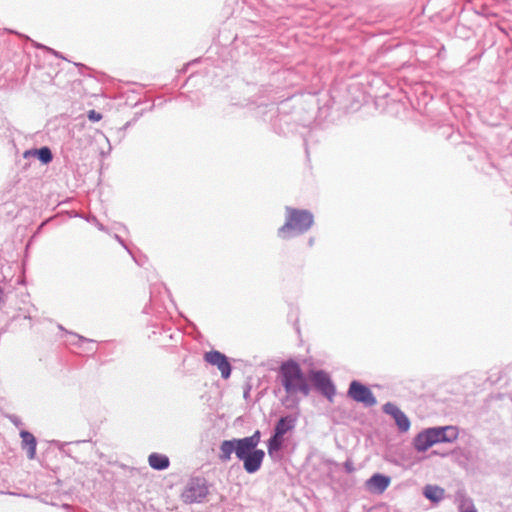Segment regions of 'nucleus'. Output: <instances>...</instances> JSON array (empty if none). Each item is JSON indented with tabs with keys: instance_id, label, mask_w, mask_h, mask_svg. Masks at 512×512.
<instances>
[{
	"instance_id": "nucleus-1",
	"label": "nucleus",
	"mask_w": 512,
	"mask_h": 512,
	"mask_svg": "<svg viewBox=\"0 0 512 512\" xmlns=\"http://www.w3.org/2000/svg\"><path fill=\"white\" fill-rule=\"evenodd\" d=\"M261 432L254 431L251 436L236 438V458L242 461L243 468L248 474L258 472L263 464L265 452L258 448Z\"/></svg>"
},
{
	"instance_id": "nucleus-2",
	"label": "nucleus",
	"mask_w": 512,
	"mask_h": 512,
	"mask_svg": "<svg viewBox=\"0 0 512 512\" xmlns=\"http://www.w3.org/2000/svg\"><path fill=\"white\" fill-rule=\"evenodd\" d=\"M279 378L287 395L295 396L299 393L303 396L309 395L310 386L296 361L283 362L279 368Z\"/></svg>"
},
{
	"instance_id": "nucleus-3",
	"label": "nucleus",
	"mask_w": 512,
	"mask_h": 512,
	"mask_svg": "<svg viewBox=\"0 0 512 512\" xmlns=\"http://www.w3.org/2000/svg\"><path fill=\"white\" fill-rule=\"evenodd\" d=\"M285 211V223L277 231L278 237L281 239L304 234L312 227L314 216L310 211L289 206L285 207Z\"/></svg>"
},
{
	"instance_id": "nucleus-4",
	"label": "nucleus",
	"mask_w": 512,
	"mask_h": 512,
	"mask_svg": "<svg viewBox=\"0 0 512 512\" xmlns=\"http://www.w3.org/2000/svg\"><path fill=\"white\" fill-rule=\"evenodd\" d=\"M458 431L453 426L431 427L419 432L413 439V447L417 452H425L437 443L453 442Z\"/></svg>"
},
{
	"instance_id": "nucleus-5",
	"label": "nucleus",
	"mask_w": 512,
	"mask_h": 512,
	"mask_svg": "<svg viewBox=\"0 0 512 512\" xmlns=\"http://www.w3.org/2000/svg\"><path fill=\"white\" fill-rule=\"evenodd\" d=\"M208 494L206 480L200 477L191 478L181 494L185 503H200Z\"/></svg>"
},
{
	"instance_id": "nucleus-6",
	"label": "nucleus",
	"mask_w": 512,
	"mask_h": 512,
	"mask_svg": "<svg viewBox=\"0 0 512 512\" xmlns=\"http://www.w3.org/2000/svg\"><path fill=\"white\" fill-rule=\"evenodd\" d=\"M347 395L352 400L362 403L365 407H372L377 404L376 397L370 388L356 380L350 383Z\"/></svg>"
},
{
	"instance_id": "nucleus-7",
	"label": "nucleus",
	"mask_w": 512,
	"mask_h": 512,
	"mask_svg": "<svg viewBox=\"0 0 512 512\" xmlns=\"http://www.w3.org/2000/svg\"><path fill=\"white\" fill-rule=\"evenodd\" d=\"M311 380L315 388L323 396H325L329 401L333 400L336 394V389L329 375L326 372H324L323 370L312 371Z\"/></svg>"
},
{
	"instance_id": "nucleus-8",
	"label": "nucleus",
	"mask_w": 512,
	"mask_h": 512,
	"mask_svg": "<svg viewBox=\"0 0 512 512\" xmlns=\"http://www.w3.org/2000/svg\"><path fill=\"white\" fill-rule=\"evenodd\" d=\"M203 358L208 364L218 368L223 379H228L230 377L232 367L225 354L217 350H211L205 352Z\"/></svg>"
},
{
	"instance_id": "nucleus-9",
	"label": "nucleus",
	"mask_w": 512,
	"mask_h": 512,
	"mask_svg": "<svg viewBox=\"0 0 512 512\" xmlns=\"http://www.w3.org/2000/svg\"><path fill=\"white\" fill-rule=\"evenodd\" d=\"M382 411L390 415L401 433H406L411 427V422L407 415L394 403L387 402L382 406Z\"/></svg>"
},
{
	"instance_id": "nucleus-10",
	"label": "nucleus",
	"mask_w": 512,
	"mask_h": 512,
	"mask_svg": "<svg viewBox=\"0 0 512 512\" xmlns=\"http://www.w3.org/2000/svg\"><path fill=\"white\" fill-rule=\"evenodd\" d=\"M391 478L389 476L375 473L366 482L370 491L377 494H382L390 485Z\"/></svg>"
},
{
	"instance_id": "nucleus-11",
	"label": "nucleus",
	"mask_w": 512,
	"mask_h": 512,
	"mask_svg": "<svg viewBox=\"0 0 512 512\" xmlns=\"http://www.w3.org/2000/svg\"><path fill=\"white\" fill-rule=\"evenodd\" d=\"M20 437H21V447L23 450L27 451V457L29 459H34L36 455V447H37V440L35 436L26 430L20 431Z\"/></svg>"
},
{
	"instance_id": "nucleus-12",
	"label": "nucleus",
	"mask_w": 512,
	"mask_h": 512,
	"mask_svg": "<svg viewBox=\"0 0 512 512\" xmlns=\"http://www.w3.org/2000/svg\"><path fill=\"white\" fill-rule=\"evenodd\" d=\"M233 453L236 454V438L222 441L219 446V460L221 462H228L231 460Z\"/></svg>"
},
{
	"instance_id": "nucleus-13",
	"label": "nucleus",
	"mask_w": 512,
	"mask_h": 512,
	"mask_svg": "<svg viewBox=\"0 0 512 512\" xmlns=\"http://www.w3.org/2000/svg\"><path fill=\"white\" fill-rule=\"evenodd\" d=\"M296 425V418L292 415L281 417L275 427L274 433L284 436L287 432L293 430Z\"/></svg>"
},
{
	"instance_id": "nucleus-14",
	"label": "nucleus",
	"mask_w": 512,
	"mask_h": 512,
	"mask_svg": "<svg viewBox=\"0 0 512 512\" xmlns=\"http://www.w3.org/2000/svg\"><path fill=\"white\" fill-rule=\"evenodd\" d=\"M284 443V436L273 432L272 436L267 442V451L271 458H275L276 454L282 449Z\"/></svg>"
},
{
	"instance_id": "nucleus-15",
	"label": "nucleus",
	"mask_w": 512,
	"mask_h": 512,
	"mask_svg": "<svg viewBox=\"0 0 512 512\" xmlns=\"http://www.w3.org/2000/svg\"><path fill=\"white\" fill-rule=\"evenodd\" d=\"M423 494L431 502L439 503L444 498L445 490L436 485H426Z\"/></svg>"
},
{
	"instance_id": "nucleus-16",
	"label": "nucleus",
	"mask_w": 512,
	"mask_h": 512,
	"mask_svg": "<svg viewBox=\"0 0 512 512\" xmlns=\"http://www.w3.org/2000/svg\"><path fill=\"white\" fill-rule=\"evenodd\" d=\"M149 465L155 470H164L169 467V458L166 455L152 453L148 457Z\"/></svg>"
},
{
	"instance_id": "nucleus-17",
	"label": "nucleus",
	"mask_w": 512,
	"mask_h": 512,
	"mask_svg": "<svg viewBox=\"0 0 512 512\" xmlns=\"http://www.w3.org/2000/svg\"><path fill=\"white\" fill-rule=\"evenodd\" d=\"M456 499L458 501L459 512H478L473 500L470 497H467L465 494L458 493Z\"/></svg>"
},
{
	"instance_id": "nucleus-18",
	"label": "nucleus",
	"mask_w": 512,
	"mask_h": 512,
	"mask_svg": "<svg viewBox=\"0 0 512 512\" xmlns=\"http://www.w3.org/2000/svg\"><path fill=\"white\" fill-rule=\"evenodd\" d=\"M36 153H37L36 158H38L39 161L42 164H48V163H50L53 160L52 151L47 146H44V147H41L40 149H37Z\"/></svg>"
},
{
	"instance_id": "nucleus-19",
	"label": "nucleus",
	"mask_w": 512,
	"mask_h": 512,
	"mask_svg": "<svg viewBox=\"0 0 512 512\" xmlns=\"http://www.w3.org/2000/svg\"><path fill=\"white\" fill-rule=\"evenodd\" d=\"M88 118H89V120L96 122V121H99L102 119V115L95 110H90L88 112Z\"/></svg>"
},
{
	"instance_id": "nucleus-20",
	"label": "nucleus",
	"mask_w": 512,
	"mask_h": 512,
	"mask_svg": "<svg viewBox=\"0 0 512 512\" xmlns=\"http://www.w3.org/2000/svg\"><path fill=\"white\" fill-rule=\"evenodd\" d=\"M8 419L10 420L11 423H13L16 427H21L23 426V422L21 421V419L17 416V415H9L8 416Z\"/></svg>"
},
{
	"instance_id": "nucleus-21",
	"label": "nucleus",
	"mask_w": 512,
	"mask_h": 512,
	"mask_svg": "<svg viewBox=\"0 0 512 512\" xmlns=\"http://www.w3.org/2000/svg\"><path fill=\"white\" fill-rule=\"evenodd\" d=\"M36 150H37V149H29V150H26V151L23 153V157H24L25 159H28V158H31V157H36V156H37Z\"/></svg>"
},
{
	"instance_id": "nucleus-22",
	"label": "nucleus",
	"mask_w": 512,
	"mask_h": 512,
	"mask_svg": "<svg viewBox=\"0 0 512 512\" xmlns=\"http://www.w3.org/2000/svg\"><path fill=\"white\" fill-rule=\"evenodd\" d=\"M86 442V440H82V441H75V442H64V443H61V445L59 446V449L61 451H64V447L65 446H68V445H71V444H80V443H84Z\"/></svg>"
},
{
	"instance_id": "nucleus-23",
	"label": "nucleus",
	"mask_w": 512,
	"mask_h": 512,
	"mask_svg": "<svg viewBox=\"0 0 512 512\" xmlns=\"http://www.w3.org/2000/svg\"><path fill=\"white\" fill-rule=\"evenodd\" d=\"M344 468L347 472H352L354 470L353 463L351 461H346L344 463Z\"/></svg>"
},
{
	"instance_id": "nucleus-24",
	"label": "nucleus",
	"mask_w": 512,
	"mask_h": 512,
	"mask_svg": "<svg viewBox=\"0 0 512 512\" xmlns=\"http://www.w3.org/2000/svg\"><path fill=\"white\" fill-rule=\"evenodd\" d=\"M74 337H76L78 339L79 343H92L93 342L90 339H87V338H85L83 336H79V335H76V334L74 335Z\"/></svg>"
},
{
	"instance_id": "nucleus-25",
	"label": "nucleus",
	"mask_w": 512,
	"mask_h": 512,
	"mask_svg": "<svg viewBox=\"0 0 512 512\" xmlns=\"http://www.w3.org/2000/svg\"><path fill=\"white\" fill-rule=\"evenodd\" d=\"M5 303V293H4V290L0 287V308L4 305Z\"/></svg>"
},
{
	"instance_id": "nucleus-26",
	"label": "nucleus",
	"mask_w": 512,
	"mask_h": 512,
	"mask_svg": "<svg viewBox=\"0 0 512 512\" xmlns=\"http://www.w3.org/2000/svg\"><path fill=\"white\" fill-rule=\"evenodd\" d=\"M114 238H115V239H116V240H117V241H118V242H119V243H120V244H121L125 249H127V250H128V248H127V246L125 245V243H124L123 239H122L119 235L115 234Z\"/></svg>"
},
{
	"instance_id": "nucleus-27",
	"label": "nucleus",
	"mask_w": 512,
	"mask_h": 512,
	"mask_svg": "<svg viewBox=\"0 0 512 512\" xmlns=\"http://www.w3.org/2000/svg\"><path fill=\"white\" fill-rule=\"evenodd\" d=\"M50 53L54 54L57 57H62L59 52L55 51L54 49L45 47Z\"/></svg>"
},
{
	"instance_id": "nucleus-28",
	"label": "nucleus",
	"mask_w": 512,
	"mask_h": 512,
	"mask_svg": "<svg viewBox=\"0 0 512 512\" xmlns=\"http://www.w3.org/2000/svg\"><path fill=\"white\" fill-rule=\"evenodd\" d=\"M96 225H97V227H98V229H99V230H101V231H106L105 227H104L101 223L96 222Z\"/></svg>"
},
{
	"instance_id": "nucleus-29",
	"label": "nucleus",
	"mask_w": 512,
	"mask_h": 512,
	"mask_svg": "<svg viewBox=\"0 0 512 512\" xmlns=\"http://www.w3.org/2000/svg\"><path fill=\"white\" fill-rule=\"evenodd\" d=\"M5 32H9V33H12V32H15L14 30L12 29H6Z\"/></svg>"
},
{
	"instance_id": "nucleus-30",
	"label": "nucleus",
	"mask_w": 512,
	"mask_h": 512,
	"mask_svg": "<svg viewBox=\"0 0 512 512\" xmlns=\"http://www.w3.org/2000/svg\"><path fill=\"white\" fill-rule=\"evenodd\" d=\"M313 241H314V240H313V238H311V239L309 240V245H310V246H312V245H313Z\"/></svg>"
},
{
	"instance_id": "nucleus-31",
	"label": "nucleus",
	"mask_w": 512,
	"mask_h": 512,
	"mask_svg": "<svg viewBox=\"0 0 512 512\" xmlns=\"http://www.w3.org/2000/svg\"><path fill=\"white\" fill-rule=\"evenodd\" d=\"M63 507H64L65 509H68L70 506H69L68 504H64V505H63Z\"/></svg>"
}]
</instances>
